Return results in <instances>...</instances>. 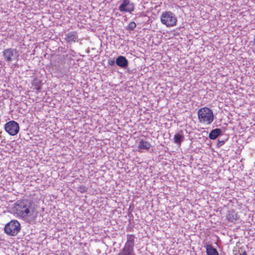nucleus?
<instances>
[{
    "mask_svg": "<svg viewBox=\"0 0 255 255\" xmlns=\"http://www.w3.org/2000/svg\"><path fill=\"white\" fill-rule=\"evenodd\" d=\"M13 213L18 217L27 219L34 213L36 214V207L33 202L27 199H20L17 200L12 208Z\"/></svg>",
    "mask_w": 255,
    "mask_h": 255,
    "instance_id": "nucleus-1",
    "label": "nucleus"
},
{
    "mask_svg": "<svg viewBox=\"0 0 255 255\" xmlns=\"http://www.w3.org/2000/svg\"><path fill=\"white\" fill-rule=\"evenodd\" d=\"M198 117L199 122L206 125L211 124L214 119L213 111L207 107L200 109L198 111Z\"/></svg>",
    "mask_w": 255,
    "mask_h": 255,
    "instance_id": "nucleus-2",
    "label": "nucleus"
},
{
    "mask_svg": "<svg viewBox=\"0 0 255 255\" xmlns=\"http://www.w3.org/2000/svg\"><path fill=\"white\" fill-rule=\"evenodd\" d=\"M160 21L162 24L167 27L174 26L177 21V17L174 13L170 11L163 12L160 16Z\"/></svg>",
    "mask_w": 255,
    "mask_h": 255,
    "instance_id": "nucleus-3",
    "label": "nucleus"
},
{
    "mask_svg": "<svg viewBox=\"0 0 255 255\" xmlns=\"http://www.w3.org/2000/svg\"><path fill=\"white\" fill-rule=\"evenodd\" d=\"M135 236L128 235L127 241L121 251L117 255H136L134 251Z\"/></svg>",
    "mask_w": 255,
    "mask_h": 255,
    "instance_id": "nucleus-4",
    "label": "nucleus"
},
{
    "mask_svg": "<svg viewBox=\"0 0 255 255\" xmlns=\"http://www.w3.org/2000/svg\"><path fill=\"white\" fill-rule=\"evenodd\" d=\"M21 226L17 220H11L4 228V233L10 236H15L20 232Z\"/></svg>",
    "mask_w": 255,
    "mask_h": 255,
    "instance_id": "nucleus-5",
    "label": "nucleus"
},
{
    "mask_svg": "<svg viewBox=\"0 0 255 255\" xmlns=\"http://www.w3.org/2000/svg\"><path fill=\"white\" fill-rule=\"evenodd\" d=\"M2 56L6 62H10L13 60H16L19 56V54L18 51L16 49L9 48L3 51Z\"/></svg>",
    "mask_w": 255,
    "mask_h": 255,
    "instance_id": "nucleus-6",
    "label": "nucleus"
},
{
    "mask_svg": "<svg viewBox=\"0 0 255 255\" xmlns=\"http://www.w3.org/2000/svg\"><path fill=\"white\" fill-rule=\"evenodd\" d=\"M5 131L11 135H16L19 130L18 124L14 121H10L4 125Z\"/></svg>",
    "mask_w": 255,
    "mask_h": 255,
    "instance_id": "nucleus-7",
    "label": "nucleus"
},
{
    "mask_svg": "<svg viewBox=\"0 0 255 255\" xmlns=\"http://www.w3.org/2000/svg\"><path fill=\"white\" fill-rule=\"evenodd\" d=\"M122 2L119 6V10L123 13H131L134 10V4L130 0H121Z\"/></svg>",
    "mask_w": 255,
    "mask_h": 255,
    "instance_id": "nucleus-8",
    "label": "nucleus"
},
{
    "mask_svg": "<svg viewBox=\"0 0 255 255\" xmlns=\"http://www.w3.org/2000/svg\"><path fill=\"white\" fill-rule=\"evenodd\" d=\"M64 40L68 43L77 42L78 35L76 31H70L65 34Z\"/></svg>",
    "mask_w": 255,
    "mask_h": 255,
    "instance_id": "nucleus-9",
    "label": "nucleus"
},
{
    "mask_svg": "<svg viewBox=\"0 0 255 255\" xmlns=\"http://www.w3.org/2000/svg\"><path fill=\"white\" fill-rule=\"evenodd\" d=\"M116 63L118 66L122 68H125L128 67V62L125 57L120 56L116 59Z\"/></svg>",
    "mask_w": 255,
    "mask_h": 255,
    "instance_id": "nucleus-10",
    "label": "nucleus"
},
{
    "mask_svg": "<svg viewBox=\"0 0 255 255\" xmlns=\"http://www.w3.org/2000/svg\"><path fill=\"white\" fill-rule=\"evenodd\" d=\"M227 219L231 222H234L239 219V216L237 213L234 211L232 210L229 211L228 213L226 215Z\"/></svg>",
    "mask_w": 255,
    "mask_h": 255,
    "instance_id": "nucleus-11",
    "label": "nucleus"
},
{
    "mask_svg": "<svg viewBox=\"0 0 255 255\" xmlns=\"http://www.w3.org/2000/svg\"><path fill=\"white\" fill-rule=\"evenodd\" d=\"M31 85L32 87H34V89L37 90V93L40 92L42 85V82L40 80L36 78H34L31 82Z\"/></svg>",
    "mask_w": 255,
    "mask_h": 255,
    "instance_id": "nucleus-12",
    "label": "nucleus"
},
{
    "mask_svg": "<svg viewBox=\"0 0 255 255\" xmlns=\"http://www.w3.org/2000/svg\"><path fill=\"white\" fill-rule=\"evenodd\" d=\"M206 248L207 255H219L217 250L212 245H207Z\"/></svg>",
    "mask_w": 255,
    "mask_h": 255,
    "instance_id": "nucleus-13",
    "label": "nucleus"
},
{
    "mask_svg": "<svg viewBox=\"0 0 255 255\" xmlns=\"http://www.w3.org/2000/svg\"><path fill=\"white\" fill-rule=\"evenodd\" d=\"M221 133L220 128H216L211 130L209 135V137L211 139H216Z\"/></svg>",
    "mask_w": 255,
    "mask_h": 255,
    "instance_id": "nucleus-14",
    "label": "nucleus"
},
{
    "mask_svg": "<svg viewBox=\"0 0 255 255\" xmlns=\"http://www.w3.org/2000/svg\"><path fill=\"white\" fill-rule=\"evenodd\" d=\"M184 136L181 131L176 133L174 136V141L176 143H181L184 141Z\"/></svg>",
    "mask_w": 255,
    "mask_h": 255,
    "instance_id": "nucleus-15",
    "label": "nucleus"
},
{
    "mask_svg": "<svg viewBox=\"0 0 255 255\" xmlns=\"http://www.w3.org/2000/svg\"><path fill=\"white\" fill-rule=\"evenodd\" d=\"M20 139V143H24L25 142H30L29 140L31 139V137L29 134L26 132L21 133L19 135Z\"/></svg>",
    "mask_w": 255,
    "mask_h": 255,
    "instance_id": "nucleus-16",
    "label": "nucleus"
},
{
    "mask_svg": "<svg viewBox=\"0 0 255 255\" xmlns=\"http://www.w3.org/2000/svg\"><path fill=\"white\" fill-rule=\"evenodd\" d=\"M150 147V144H139L138 150L142 152V149H147Z\"/></svg>",
    "mask_w": 255,
    "mask_h": 255,
    "instance_id": "nucleus-17",
    "label": "nucleus"
},
{
    "mask_svg": "<svg viewBox=\"0 0 255 255\" xmlns=\"http://www.w3.org/2000/svg\"><path fill=\"white\" fill-rule=\"evenodd\" d=\"M136 25V23L134 22L131 21L128 24L127 29L129 30H133L135 29Z\"/></svg>",
    "mask_w": 255,
    "mask_h": 255,
    "instance_id": "nucleus-18",
    "label": "nucleus"
},
{
    "mask_svg": "<svg viewBox=\"0 0 255 255\" xmlns=\"http://www.w3.org/2000/svg\"><path fill=\"white\" fill-rule=\"evenodd\" d=\"M78 190L80 193H83L87 192V188L84 186H80L78 187Z\"/></svg>",
    "mask_w": 255,
    "mask_h": 255,
    "instance_id": "nucleus-19",
    "label": "nucleus"
},
{
    "mask_svg": "<svg viewBox=\"0 0 255 255\" xmlns=\"http://www.w3.org/2000/svg\"><path fill=\"white\" fill-rule=\"evenodd\" d=\"M115 63H116V61H115L114 60H112V59H109L108 61V64L111 66H114Z\"/></svg>",
    "mask_w": 255,
    "mask_h": 255,
    "instance_id": "nucleus-20",
    "label": "nucleus"
},
{
    "mask_svg": "<svg viewBox=\"0 0 255 255\" xmlns=\"http://www.w3.org/2000/svg\"><path fill=\"white\" fill-rule=\"evenodd\" d=\"M247 255V253H246V251H244L243 252V253L242 254H241V255Z\"/></svg>",
    "mask_w": 255,
    "mask_h": 255,
    "instance_id": "nucleus-21",
    "label": "nucleus"
},
{
    "mask_svg": "<svg viewBox=\"0 0 255 255\" xmlns=\"http://www.w3.org/2000/svg\"><path fill=\"white\" fill-rule=\"evenodd\" d=\"M139 143H140V144L144 143V142L142 140H141L140 141H139ZM145 143H147V142H145Z\"/></svg>",
    "mask_w": 255,
    "mask_h": 255,
    "instance_id": "nucleus-22",
    "label": "nucleus"
},
{
    "mask_svg": "<svg viewBox=\"0 0 255 255\" xmlns=\"http://www.w3.org/2000/svg\"><path fill=\"white\" fill-rule=\"evenodd\" d=\"M254 45H255V35H254Z\"/></svg>",
    "mask_w": 255,
    "mask_h": 255,
    "instance_id": "nucleus-23",
    "label": "nucleus"
},
{
    "mask_svg": "<svg viewBox=\"0 0 255 255\" xmlns=\"http://www.w3.org/2000/svg\"><path fill=\"white\" fill-rule=\"evenodd\" d=\"M224 143V141H219L218 143L220 144V143Z\"/></svg>",
    "mask_w": 255,
    "mask_h": 255,
    "instance_id": "nucleus-24",
    "label": "nucleus"
}]
</instances>
